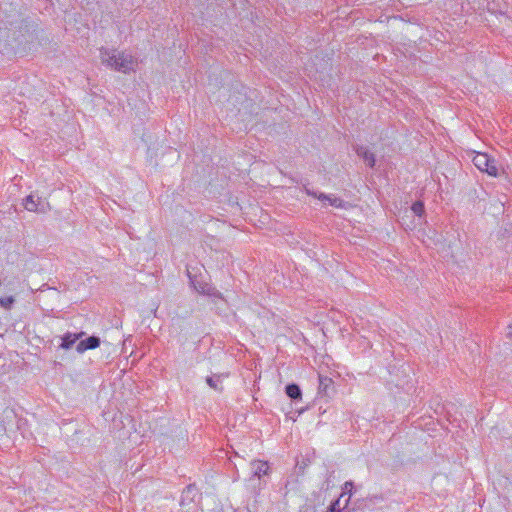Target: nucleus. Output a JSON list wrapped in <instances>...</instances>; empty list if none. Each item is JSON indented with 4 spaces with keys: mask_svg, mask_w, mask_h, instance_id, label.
I'll return each mask as SVG.
<instances>
[{
    "mask_svg": "<svg viewBox=\"0 0 512 512\" xmlns=\"http://www.w3.org/2000/svg\"><path fill=\"white\" fill-rule=\"evenodd\" d=\"M100 59L102 64L122 73H130L135 70L136 60L125 52H117L107 48L100 49Z\"/></svg>",
    "mask_w": 512,
    "mask_h": 512,
    "instance_id": "f257e3e1",
    "label": "nucleus"
},
{
    "mask_svg": "<svg viewBox=\"0 0 512 512\" xmlns=\"http://www.w3.org/2000/svg\"><path fill=\"white\" fill-rule=\"evenodd\" d=\"M473 164L482 172H486L490 176L498 175V168L495 160L490 158L486 153H477L473 159Z\"/></svg>",
    "mask_w": 512,
    "mask_h": 512,
    "instance_id": "f03ea898",
    "label": "nucleus"
},
{
    "mask_svg": "<svg viewBox=\"0 0 512 512\" xmlns=\"http://www.w3.org/2000/svg\"><path fill=\"white\" fill-rule=\"evenodd\" d=\"M26 210L31 212L46 213L49 209V203L46 200L36 197L34 194L28 195L23 203Z\"/></svg>",
    "mask_w": 512,
    "mask_h": 512,
    "instance_id": "7ed1b4c3",
    "label": "nucleus"
},
{
    "mask_svg": "<svg viewBox=\"0 0 512 512\" xmlns=\"http://www.w3.org/2000/svg\"><path fill=\"white\" fill-rule=\"evenodd\" d=\"M190 282L193 285L194 289L203 295L213 296V297H221V294L211 285L205 282H201L196 280L195 278H192L189 275Z\"/></svg>",
    "mask_w": 512,
    "mask_h": 512,
    "instance_id": "20e7f679",
    "label": "nucleus"
},
{
    "mask_svg": "<svg viewBox=\"0 0 512 512\" xmlns=\"http://www.w3.org/2000/svg\"><path fill=\"white\" fill-rule=\"evenodd\" d=\"M197 497H199V491L197 487L195 485L190 484L184 489L180 504L183 507L189 506L190 504L195 502Z\"/></svg>",
    "mask_w": 512,
    "mask_h": 512,
    "instance_id": "39448f33",
    "label": "nucleus"
},
{
    "mask_svg": "<svg viewBox=\"0 0 512 512\" xmlns=\"http://www.w3.org/2000/svg\"><path fill=\"white\" fill-rule=\"evenodd\" d=\"M100 338L97 336H90L86 338L85 340H81L77 346L76 350L78 353H83L86 350L95 349L99 347L100 345Z\"/></svg>",
    "mask_w": 512,
    "mask_h": 512,
    "instance_id": "423d86ee",
    "label": "nucleus"
},
{
    "mask_svg": "<svg viewBox=\"0 0 512 512\" xmlns=\"http://www.w3.org/2000/svg\"><path fill=\"white\" fill-rule=\"evenodd\" d=\"M307 193L309 195L317 197L321 201H327L331 206H334L336 208H344L345 207V202L338 197H334L332 195H326L324 193L316 194L315 192H310V191H307Z\"/></svg>",
    "mask_w": 512,
    "mask_h": 512,
    "instance_id": "0eeeda50",
    "label": "nucleus"
},
{
    "mask_svg": "<svg viewBox=\"0 0 512 512\" xmlns=\"http://www.w3.org/2000/svg\"><path fill=\"white\" fill-rule=\"evenodd\" d=\"M356 153L366 162L368 166L373 167L375 165V156L367 147L358 146L356 148Z\"/></svg>",
    "mask_w": 512,
    "mask_h": 512,
    "instance_id": "6e6552de",
    "label": "nucleus"
},
{
    "mask_svg": "<svg viewBox=\"0 0 512 512\" xmlns=\"http://www.w3.org/2000/svg\"><path fill=\"white\" fill-rule=\"evenodd\" d=\"M84 335V332L78 334L66 333L62 338V343L60 345L61 348L68 350L72 348L77 340H79Z\"/></svg>",
    "mask_w": 512,
    "mask_h": 512,
    "instance_id": "1a4fd4ad",
    "label": "nucleus"
},
{
    "mask_svg": "<svg viewBox=\"0 0 512 512\" xmlns=\"http://www.w3.org/2000/svg\"><path fill=\"white\" fill-rule=\"evenodd\" d=\"M251 469L253 475L260 478L262 475L268 474L269 466L267 462L257 460L251 463Z\"/></svg>",
    "mask_w": 512,
    "mask_h": 512,
    "instance_id": "9d476101",
    "label": "nucleus"
},
{
    "mask_svg": "<svg viewBox=\"0 0 512 512\" xmlns=\"http://www.w3.org/2000/svg\"><path fill=\"white\" fill-rule=\"evenodd\" d=\"M286 394L289 398L292 400H299L301 399L302 392L300 387L297 384H288L285 388Z\"/></svg>",
    "mask_w": 512,
    "mask_h": 512,
    "instance_id": "9b49d317",
    "label": "nucleus"
},
{
    "mask_svg": "<svg viewBox=\"0 0 512 512\" xmlns=\"http://www.w3.org/2000/svg\"><path fill=\"white\" fill-rule=\"evenodd\" d=\"M332 380L329 377L319 375V393L328 395V390L331 388Z\"/></svg>",
    "mask_w": 512,
    "mask_h": 512,
    "instance_id": "f8f14e48",
    "label": "nucleus"
},
{
    "mask_svg": "<svg viewBox=\"0 0 512 512\" xmlns=\"http://www.w3.org/2000/svg\"><path fill=\"white\" fill-rule=\"evenodd\" d=\"M206 383L212 389L221 392L223 387L221 385V375H213L206 378Z\"/></svg>",
    "mask_w": 512,
    "mask_h": 512,
    "instance_id": "ddd939ff",
    "label": "nucleus"
},
{
    "mask_svg": "<svg viewBox=\"0 0 512 512\" xmlns=\"http://www.w3.org/2000/svg\"><path fill=\"white\" fill-rule=\"evenodd\" d=\"M412 212L419 218L425 214L424 203L422 201H416L411 206Z\"/></svg>",
    "mask_w": 512,
    "mask_h": 512,
    "instance_id": "4468645a",
    "label": "nucleus"
},
{
    "mask_svg": "<svg viewBox=\"0 0 512 512\" xmlns=\"http://www.w3.org/2000/svg\"><path fill=\"white\" fill-rule=\"evenodd\" d=\"M14 302H15V299L13 296L0 298V305L5 309H11Z\"/></svg>",
    "mask_w": 512,
    "mask_h": 512,
    "instance_id": "2eb2a0df",
    "label": "nucleus"
},
{
    "mask_svg": "<svg viewBox=\"0 0 512 512\" xmlns=\"http://www.w3.org/2000/svg\"><path fill=\"white\" fill-rule=\"evenodd\" d=\"M354 487V484L352 481H346L344 483V487H343V492L342 494L340 495V498L343 497L345 494H348V498H350V496L352 495V489ZM349 499L346 500V503L348 502Z\"/></svg>",
    "mask_w": 512,
    "mask_h": 512,
    "instance_id": "dca6fc26",
    "label": "nucleus"
},
{
    "mask_svg": "<svg viewBox=\"0 0 512 512\" xmlns=\"http://www.w3.org/2000/svg\"><path fill=\"white\" fill-rule=\"evenodd\" d=\"M240 99H243V96L242 95H233V96H230L228 99H227V104L228 105H233L234 107H236V103L238 102V100Z\"/></svg>",
    "mask_w": 512,
    "mask_h": 512,
    "instance_id": "f3484780",
    "label": "nucleus"
},
{
    "mask_svg": "<svg viewBox=\"0 0 512 512\" xmlns=\"http://www.w3.org/2000/svg\"><path fill=\"white\" fill-rule=\"evenodd\" d=\"M339 502H340V498H339L335 503H333V504H332V506H331V512H335V511H336V505H338V504H339Z\"/></svg>",
    "mask_w": 512,
    "mask_h": 512,
    "instance_id": "a211bd4d",
    "label": "nucleus"
},
{
    "mask_svg": "<svg viewBox=\"0 0 512 512\" xmlns=\"http://www.w3.org/2000/svg\"><path fill=\"white\" fill-rule=\"evenodd\" d=\"M511 331L509 332V336H512V325L510 326Z\"/></svg>",
    "mask_w": 512,
    "mask_h": 512,
    "instance_id": "6ab92c4d",
    "label": "nucleus"
}]
</instances>
